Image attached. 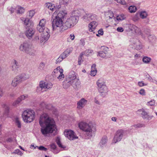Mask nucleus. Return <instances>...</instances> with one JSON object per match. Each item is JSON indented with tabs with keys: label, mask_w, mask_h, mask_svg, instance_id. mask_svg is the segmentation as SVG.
Listing matches in <instances>:
<instances>
[{
	"label": "nucleus",
	"mask_w": 157,
	"mask_h": 157,
	"mask_svg": "<svg viewBox=\"0 0 157 157\" xmlns=\"http://www.w3.org/2000/svg\"><path fill=\"white\" fill-rule=\"evenodd\" d=\"M39 123L41 127V132L45 136H48L50 134L52 133L56 129L54 120L49 117L47 113H44L40 116Z\"/></svg>",
	"instance_id": "f257e3e1"
},
{
	"label": "nucleus",
	"mask_w": 157,
	"mask_h": 157,
	"mask_svg": "<svg viewBox=\"0 0 157 157\" xmlns=\"http://www.w3.org/2000/svg\"><path fill=\"white\" fill-rule=\"evenodd\" d=\"M66 14L67 13L63 11H60L58 13V11L56 10L53 13L51 19L53 29L56 27H61L63 26V23L62 19Z\"/></svg>",
	"instance_id": "f03ea898"
},
{
	"label": "nucleus",
	"mask_w": 157,
	"mask_h": 157,
	"mask_svg": "<svg viewBox=\"0 0 157 157\" xmlns=\"http://www.w3.org/2000/svg\"><path fill=\"white\" fill-rule=\"evenodd\" d=\"M20 51L25 52L29 56H34L36 55V50L34 46L29 42H24L19 48Z\"/></svg>",
	"instance_id": "7ed1b4c3"
},
{
	"label": "nucleus",
	"mask_w": 157,
	"mask_h": 157,
	"mask_svg": "<svg viewBox=\"0 0 157 157\" xmlns=\"http://www.w3.org/2000/svg\"><path fill=\"white\" fill-rule=\"evenodd\" d=\"M78 125L79 128L84 132L87 136L89 137H91L93 127L91 123L82 121L79 123Z\"/></svg>",
	"instance_id": "20e7f679"
},
{
	"label": "nucleus",
	"mask_w": 157,
	"mask_h": 157,
	"mask_svg": "<svg viewBox=\"0 0 157 157\" xmlns=\"http://www.w3.org/2000/svg\"><path fill=\"white\" fill-rule=\"evenodd\" d=\"M99 92L101 95L103 97H105L108 94V89L105 84L104 80L102 78H100L97 82Z\"/></svg>",
	"instance_id": "39448f33"
},
{
	"label": "nucleus",
	"mask_w": 157,
	"mask_h": 157,
	"mask_svg": "<svg viewBox=\"0 0 157 157\" xmlns=\"http://www.w3.org/2000/svg\"><path fill=\"white\" fill-rule=\"evenodd\" d=\"M22 117L25 122L30 123L34 120L35 112L32 109L26 110L23 112Z\"/></svg>",
	"instance_id": "423d86ee"
},
{
	"label": "nucleus",
	"mask_w": 157,
	"mask_h": 157,
	"mask_svg": "<svg viewBox=\"0 0 157 157\" xmlns=\"http://www.w3.org/2000/svg\"><path fill=\"white\" fill-rule=\"evenodd\" d=\"M78 17L77 16H71L68 18L63 23V29L66 30L73 27L78 22Z\"/></svg>",
	"instance_id": "0eeeda50"
},
{
	"label": "nucleus",
	"mask_w": 157,
	"mask_h": 157,
	"mask_svg": "<svg viewBox=\"0 0 157 157\" xmlns=\"http://www.w3.org/2000/svg\"><path fill=\"white\" fill-rule=\"evenodd\" d=\"M126 131L122 129L117 130L115 134L112 143L115 144L120 141L123 137L125 135Z\"/></svg>",
	"instance_id": "6e6552de"
},
{
	"label": "nucleus",
	"mask_w": 157,
	"mask_h": 157,
	"mask_svg": "<svg viewBox=\"0 0 157 157\" xmlns=\"http://www.w3.org/2000/svg\"><path fill=\"white\" fill-rule=\"evenodd\" d=\"M130 47L137 50H140L142 48V44L139 40H131Z\"/></svg>",
	"instance_id": "1a4fd4ad"
},
{
	"label": "nucleus",
	"mask_w": 157,
	"mask_h": 157,
	"mask_svg": "<svg viewBox=\"0 0 157 157\" xmlns=\"http://www.w3.org/2000/svg\"><path fill=\"white\" fill-rule=\"evenodd\" d=\"M64 133L65 136L70 140H74L78 138L75 132L71 130H66Z\"/></svg>",
	"instance_id": "9d476101"
},
{
	"label": "nucleus",
	"mask_w": 157,
	"mask_h": 157,
	"mask_svg": "<svg viewBox=\"0 0 157 157\" xmlns=\"http://www.w3.org/2000/svg\"><path fill=\"white\" fill-rule=\"evenodd\" d=\"M20 67L19 63L16 60L13 59L11 63V69L15 74H17Z\"/></svg>",
	"instance_id": "9b49d317"
},
{
	"label": "nucleus",
	"mask_w": 157,
	"mask_h": 157,
	"mask_svg": "<svg viewBox=\"0 0 157 157\" xmlns=\"http://www.w3.org/2000/svg\"><path fill=\"white\" fill-rule=\"evenodd\" d=\"M138 112H141V114L142 118L144 119H146L148 121L151 120L153 117V116H150L148 115V113L144 109H142L138 110Z\"/></svg>",
	"instance_id": "f8f14e48"
},
{
	"label": "nucleus",
	"mask_w": 157,
	"mask_h": 157,
	"mask_svg": "<svg viewBox=\"0 0 157 157\" xmlns=\"http://www.w3.org/2000/svg\"><path fill=\"white\" fill-rule=\"evenodd\" d=\"M45 19H42L41 20L39 24L37 25L36 29L40 33L43 32L46 29H45Z\"/></svg>",
	"instance_id": "ddd939ff"
},
{
	"label": "nucleus",
	"mask_w": 157,
	"mask_h": 157,
	"mask_svg": "<svg viewBox=\"0 0 157 157\" xmlns=\"http://www.w3.org/2000/svg\"><path fill=\"white\" fill-rule=\"evenodd\" d=\"M87 101L84 98H82L78 101L77 108L78 109H82L87 104Z\"/></svg>",
	"instance_id": "4468645a"
},
{
	"label": "nucleus",
	"mask_w": 157,
	"mask_h": 157,
	"mask_svg": "<svg viewBox=\"0 0 157 157\" xmlns=\"http://www.w3.org/2000/svg\"><path fill=\"white\" fill-rule=\"evenodd\" d=\"M46 7L51 10L53 11L55 10H58L61 8L60 5H54L51 3H46Z\"/></svg>",
	"instance_id": "2eb2a0df"
},
{
	"label": "nucleus",
	"mask_w": 157,
	"mask_h": 157,
	"mask_svg": "<svg viewBox=\"0 0 157 157\" xmlns=\"http://www.w3.org/2000/svg\"><path fill=\"white\" fill-rule=\"evenodd\" d=\"M22 82V81L19 76V75H17L13 79L11 85L12 86L15 87Z\"/></svg>",
	"instance_id": "dca6fc26"
},
{
	"label": "nucleus",
	"mask_w": 157,
	"mask_h": 157,
	"mask_svg": "<svg viewBox=\"0 0 157 157\" xmlns=\"http://www.w3.org/2000/svg\"><path fill=\"white\" fill-rule=\"evenodd\" d=\"M95 15L92 13H86L83 17V19L84 21L87 22L90 20L94 19L95 18Z\"/></svg>",
	"instance_id": "f3484780"
},
{
	"label": "nucleus",
	"mask_w": 157,
	"mask_h": 157,
	"mask_svg": "<svg viewBox=\"0 0 157 157\" xmlns=\"http://www.w3.org/2000/svg\"><path fill=\"white\" fill-rule=\"evenodd\" d=\"M46 89V82L41 81L40 82L39 86L37 87L36 90L37 92H43Z\"/></svg>",
	"instance_id": "a211bd4d"
},
{
	"label": "nucleus",
	"mask_w": 157,
	"mask_h": 157,
	"mask_svg": "<svg viewBox=\"0 0 157 157\" xmlns=\"http://www.w3.org/2000/svg\"><path fill=\"white\" fill-rule=\"evenodd\" d=\"M28 96L27 94H25L20 96L13 103V105L15 106L19 104L21 101L24 100L25 99L27 98Z\"/></svg>",
	"instance_id": "6ab92c4d"
},
{
	"label": "nucleus",
	"mask_w": 157,
	"mask_h": 157,
	"mask_svg": "<svg viewBox=\"0 0 157 157\" xmlns=\"http://www.w3.org/2000/svg\"><path fill=\"white\" fill-rule=\"evenodd\" d=\"M49 31L47 29H46L41 34V38L42 39H48L50 36Z\"/></svg>",
	"instance_id": "aec40b11"
},
{
	"label": "nucleus",
	"mask_w": 157,
	"mask_h": 157,
	"mask_svg": "<svg viewBox=\"0 0 157 157\" xmlns=\"http://www.w3.org/2000/svg\"><path fill=\"white\" fill-rule=\"evenodd\" d=\"M98 25L97 22L93 21L91 22L88 25L89 30L90 32H93L95 29Z\"/></svg>",
	"instance_id": "412c9836"
},
{
	"label": "nucleus",
	"mask_w": 157,
	"mask_h": 157,
	"mask_svg": "<svg viewBox=\"0 0 157 157\" xmlns=\"http://www.w3.org/2000/svg\"><path fill=\"white\" fill-rule=\"evenodd\" d=\"M71 85L76 90H78L80 87V82L78 79L71 82Z\"/></svg>",
	"instance_id": "4be33fe9"
},
{
	"label": "nucleus",
	"mask_w": 157,
	"mask_h": 157,
	"mask_svg": "<svg viewBox=\"0 0 157 157\" xmlns=\"http://www.w3.org/2000/svg\"><path fill=\"white\" fill-rule=\"evenodd\" d=\"M72 51L73 48H67L60 55L65 59L69 56L70 53L72 52Z\"/></svg>",
	"instance_id": "5701e85b"
},
{
	"label": "nucleus",
	"mask_w": 157,
	"mask_h": 157,
	"mask_svg": "<svg viewBox=\"0 0 157 157\" xmlns=\"http://www.w3.org/2000/svg\"><path fill=\"white\" fill-rule=\"evenodd\" d=\"M108 139L106 136H104L102 138L100 143L99 145L102 148L105 147L107 142Z\"/></svg>",
	"instance_id": "b1692460"
},
{
	"label": "nucleus",
	"mask_w": 157,
	"mask_h": 157,
	"mask_svg": "<svg viewBox=\"0 0 157 157\" xmlns=\"http://www.w3.org/2000/svg\"><path fill=\"white\" fill-rule=\"evenodd\" d=\"M76 74L73 71H71L69 75L68 80L69 81H71V82L74 81L76 79Z\"/></svg>",
	"instance_id": "393cba45"
},
{
	"label": "nucleus",
	"mask_w": 157,
	"mask_h": 157,
	"mask_svg": "<svg viewBox=\"0 0 157 157\" xmlns=\"http://www.w3.org/2000/svg\"><path fill=\"white\" fill-rule=\"evenodd\" d=\"M34 33V31L32 29H29L27 30L25 34L28 38L30 39L31 38Z\"/></svg>",
	"instance_id": "a878e982"
},
{
	"label": "nucleus",
	"mask_w": 157,
	"mask_h": 157,
	"mask_svg": "<svg viewBox=\"0 0 157 157\" xmlns=\"http://www.w3.org/2000/svg\"><path fill=\"white\" fill-rule=\"evenodd\" d=\"M18 75L22 82L29 79L30 77V75L27 73H23Z\"/></svg>",
	"instance_id": "bb28decb"
},
{
	"label": "nucleus",
	"mask_w": 157,
	"mask_h": 157,
	"mask_svg": "<svg viewBox=\"0 0 157 157\" xmlns=\"http://www.w3.org/2000/svg\"><path fill=\"white\" fill-rule=\"evenodd\" d=\"M126 16L123 14H121L118 15L117 17H114L113 20L117 22V21H119L124 20L126 18Z\"/></svg>",
	"instance_id": "cd10ccee"
},
{
	"label": "nucleus",
	"mask_w": 157,
	"mask_h": 157,
	"mask_svg": "<svg viewBox=\"0 0 157 157\" xmlns=\"http://www.w3.org/2000/svg\"><path fill=\"white\" fill-rule=\"evenodd\" d=\"M2 106L4 109L3 113L4 115L5 116H7L9 112L10 108L7 105L5 104H3Z\"/></svg>",
	"instance_id": "c85d7f7f"
},
{
	"label": "nucleus",
	"mask_w": 157,
	"mask_h": 157,
	"mask_svg": "<svg viewBox=\"0 0 157 157\" xmlns=\"http://www.w3.org/2000/svg\"><path fill=\"white\" fill-rule=\"evenodd\" d=\"M106 54L104 52H103L102 51H99L98 52V54L97 56H99L100 57L105 58V59H107L108 58H109L110 57L109 56H106Z\"/></svg>",
	"instance_id": "c756f323"
},
{
	"label": "nucleus",
	"mask_w": 157,
	"mask_h": 157,
	"mask_svg": "<svg viewBox=\"0 0 157 157\" xmlns=\"http://www.w3.org/2000/svg\"><path fill=\"white\" fill-rule=\"evenodd\" d=\"M105 15L106 18H109V19H113V18L115 17H114V14L113 12L110 10L105 12Z\"/></svg>",
	"instance_id": "7c9ffc66"
},
{
	"label": "nucleus",
	"mask_w": 157,
	"mask_h": 157,
	"mask_svg": "<svg viewBox=\"0 0 157 157\" xmlns=\"http://www.w3.org/2000/svg\"><path fill=\"white\" fill-rule=\"evenodd\" d=\"M71 84L72 83L71 81L67 80L66 81H64L63 83V87L64 89H67L71 85Z\"/></svg>",
	"instance_id": "2f4dec72"
},
{
	"label": "nucleus",
	"mask_w": 157,
	"mask_h": 157,
	"mask_svg": "<svg viewBox=\"0 0 157 157\" xmlns=\"http://www.w3.org/2000/svg\"><path fill=\"white\" fill-rule=\"evenodd\" d=\"M93 52V51L92 50L87 49L84 52L81 53V54H82L83 56V55H85L88 56L91 55Z\"/></svg>",
	"instance_id": "473e14b6"
},
{
	"label": "nucleus",
	"mask_w": 157,
	"mask_h": 157,
	"mask_svg": "<svg viewBox=\"0 0 157 157\" xmlns=\"http://www.w3.org/2000/svg\"><path fill=\"white\" fill-rule=\"evenodd\" d=\"M96 65L95 64H93L91 68V75L92 76H94L97 73V70L95 68Z\"/></svg>",
	"instance_id": "72a5a7b5"
},
{
	"label": "nucleus",
	"mask_w": 157,
	"mask_h": 157,
	"mask_svg": "<svg viewBox=\"0 0 157 157\" xmlns=\"http://www.w3.org/2000/svg\"><path fill=\"white\" fill-rule=\"evenodd\" d=\"M99 49L101 50V51H102L103 52L106 54L108 53V52L109 51V48L105 46H101L99 48Z\"/></svg>",
	"instance_id": "f704fd0d"
},
{
	"label": "nucleus",
	"mask_w": 157,
	"mask_h": 157,
	"mask_svg": "<svg viewBox=\"0 0 157 157\" xmlns=\"http://www.w3.org/2000/svg\"><path fill=\"white\" fill-rule=\"evenodd\" d=\"M128 10L130 13H134L136 11L137 8L135 6H131L129 7Z\"/></svg>",
	"instance_id": "c9c22d12"
},
{
	"label": "nucleus",
	"mask_w": 157,
	"mask_h": 157,
	"mask_svg": "<svg viewBox=\"0 0 157 157\" xmlns=\"http://www.w3.org/2000/svg\"><path fill=\"white\" fill-rule=\"evenodd\" d=\"M51 148V150L54 153L56 154L58 153L56 151V146L54 144H51L50 145Z\"/></svg>",
	"instance_id": "e433bc0d"
},
{
	"label": "nucleus",
	"mask_w": 157,
	"mask_h": 157,
	"mask_svg": "<svg viewBox=\"0 0 157 157\" xmlns=\"http://www.w3.org/2000/svg\"><path fill=\"white\" fill-rule=\"evenodd\" d=\"M59 67H57L56 69H55L52 72V75L55 77L58 76L59 74Z\"/></svg>",
	"instance_id": "4c0bfd02"
},
{
	"label": "nucleus",
	"mask_w": 157,
	"mask_h": 157,
	"mask_svg": "<svg viewBox=\"0 0 157 157\" xmlns=\"http://www.w3.org/2000/svg\"><path fill=\"white\" fill-rule=\"evenodd\" d=\"M35 12L33 10H31L27 13V17L28 18L30 19L34 15Z\"/></svg>",
	"instance_id": "58836bf2"
},
{
	"label": "nucleus",
	"mask_w": 157,
	"mask_h": 157,
	"mask_svg": "<svg viewBox=\"0 0 157 157\" xmlns=\"http://www.w3.org/2000/svg\"><path fill=\"white\" fill-rule=\"evenodd\" d=\"M143 38H147L148 39H155L156 38L155 36L153 34H151L150 33L148 34H146L145 36L144 37H143Z\"/></svg>",
	"instance_id": "ea45409f"
},
{
	"label": "nucleus",
	"mask_w": 157,
	"mask_h": 157,
	"mask_svg": "<svg viewBox=\"0 0 157 157\" xmlns=\"http://www.w3.org/2000/svg\"><path fill=\"white\" fill-rule=\"evenodd\" d=\"M147 16V14L145 11H142L140 12V17L143 19L146 18Z\"/></svg>",
	"instance_id": "a19ab883"
},
{
	"label": "nucleus",
	"mask_w": 157,
	"mask_h": 157,
	"mask_svg": "<svg viewBox=\"0 0 157 157\" xmlns=\"http://www.w3.org/2000/svg\"><path fill=\"white\" fill-rule=\"evenodd\" d=\"M56 141L58 146L62 148H64L65 147L61 144L60 141V138L59 137H57L56 139Z\"/></svg>",
	"instance_id": "79ce46f5"
},
{
	"label": "nucleus",
	"mask_w": 157,
	"mask_h": 157,
	"mask_svg": "<svg viewBox=\"0 0 157 157\" xmlns=\"http://www.w3.org/2000/svg\"><path fill=\"white\" fill-rule=\"evenodd\" d=\"M151 60L150 58L147 56L144 57L143 58V62L145 63H148Z\"/></svg>",
	"instance_id": "37998d69"
},
{
	"label": "nucleus",
	"mask_w": 157,
	"mask_h": 157,
	"mask_svg": "<svg viewBox=\"0 0 157 157\" xmlns=\"http://www.w3.org/2000/svg\"><path fill=\"white\" fill-rule=\"evenodd\" d=\"M70 1L71 0H59L60 5H67Z\"/></svg>",
	"instance_id": "c03bdc74"
},
{
	"label": "nucleus",
	"mask_w": 157,
	"mask_h": 157,
	"mask_svg": "<svg viewBox=\"0 0 157 157\" xmlns=\"http://www.w3.org/2000/svg\"><path fill=\"white\" fill-rule=\"evenodd\" d=\"M29 19L27 18L25 19L24 21V24L25 25H26L27 27H29V25H30V21Z\"/></svg>",
	"instance_id": "a18cd8bd"
},
{
	"label": "nucleus",
	"mask_w": 157,
	"mask_h": 157,
	"mask_svg": "<svg viewBox=\"0 0 157 157\" xmlns=\"http://www.w3.org/2000/svg\"><path fill=\"white\" fill-rule=\"evenodd\" d=\"M25 10L23 7H18L17 9V13L20 14H22L24 12Z\"/></svg>",
	"instance_id": "49530a36"
},
{
	"label": "nucleus",
	"mask_w": 157,
	"mask_h": 157,
	"mask_svg": "<svg viewBox=\"0 0 157 157\" xmlns=\"http://www.w3.org/2000/svg\"><path fill=\"white\" fill-rule=\"evenodd\" d=\"M64 59L60 55L59 57L56 59V63H59L61 62Z\"/></svg>",
	"instance_id": "de8ad7c7"
},
{
	"label": "nucleus",
	"mask_w": 157,
	"mask_h": 157,
	"mask_svg": "<svg viewBox=\"0 0 157 157\" xmlns=\"http://www.w3.org/2000/svg\"><path fill=\"white\" fill-rule=\"evenodd\" d=\"M83 56L82 54H80V56L78 58V64L79 65H81V63L83 61V60L82 59L83 58Z\"/></svg>",
	"instance_id": "09e8293b"
},
{
	"label": "nucleus",
	"mask_w": 157,
	"mask_h": 157,
	"mask_svg": "<svg viewBox=\"0 0 157 157\" xmlns=\"http://www.w3.org/2000/svg\"><path fill=\"white\" fill-rule=\"evenodd\" d=\"M45 67V64L43 62H41L39 67H38V68L39 69L40 71H43L44 70V67Z\"/></svg>",
	"instance_id": "8fccbe9b"
},
{
	"label": "nucleus",
	"mask_w": 157,
	"mask_h": 157,
	"mask_svg": "<svg viewBox=\"0 0 157 157\" xmlns=\"http://www.w3.org/2000/svg\"><path fill=\"white\" fill-rule=\"evenodd\" d=\"M138 86L140 87H143L144 86H146L147 85V83H144L143 81H139L138 82Z\"/></svg>",
	"instance_id": "3c124183"
},
{
	"label": "nucleus",
	"mask_w": 157,
	"mask_h": 157,
	"mask_svg": "<svg viewBox=\"0 0 157 157\" xmlns=\"http://www.w3.org/2000/svg\"><path fill=\"white\" fill-rule=\"evenodd\" d=\"M52 84L50 82H46V89H49L52 88Z\"/></svg>",
	"instance_id": "603ef678"
},
{
	"label": "nucleus",
	"mask_w": 157,
	"mask_h": 157,
	"mask_svg": "<svg viewBox=\"0 0 157 157\" xmlns=\"http://www.w3.org/2000/svg\"><path fill=\"white\" fill-rule=\"evenodd\" d=\"M12 154H17L21 156L23 155V153L19 150L17 149L15 150L12 153Z\"/></svg>",
	"instance_id": "864d4df0"
},
{
	"label": "nucleus",
	"mask_w": 157,
	"mask_h": 157,
	"mask_svg": "<svg viewBox=\"0 0 157 157\" xmlns=\"http://www.w3.org/2000/svg\"><path fill=\"white\" fill-rule=\"evenodd\" d=\"M144 126V124H134L132 126V127L135 128H141Z\"/></svg>",
	"instance_id": "5fc2aeb1"
},
{
	"label": "nucleus",
	"mask_w": 157,
	"mask_h": 157,
	"mask_svg": "<svg viewBox=\"0 0 157 157\" xmlns=\"http://www.w3.org/2000/svg\"><path fill=\"white\" fill-rule=\"evenodd\" d=\"M135 31L136 33L138 34V35H141L140 30L138 27H135V28H134Z\"/></svg>",
	"instance_id": "6e6d98bb"
},
{
	"label": "nucleus",
	"mask_w": 157,
	"mask_h": 157,
	"mask_svg": "<svg viewBox=\"0 0 157 157\" xmlns=\"http://www.w3.org/2000/svg\"><path fill=\"white\" fill-rule=\"evenodd\" d=\"M139 93L142 96L145 95V90L144 89H140L139 92Z\"/></svg>",
	"instance_id": "4d7b16f0"
},
{
	"label": "nucleus",
	"mask_w": 157,
	"mask_h": 157,
	"mask_svg": "<svg viewBox=\"0 0 157 157\" xmlns=\"http://www.w3.org/2000/svg\"><path fill=\"white\" fill-rule=\"evenodd\" d=\"M15 122L17 125V127L19 128H21V123L18 119H16Z\"/></svg>",
	"instance_id": "13d9d810"
},
{
	"label": "nucleus",
	"mask_w": 157,
	"mask_h": 157,
	"mask_svg": "<svg viewBox=\"0 0 157 157\" xmlns=\"http://www.w3.org/2000/svg\"><path fill=\"white\" fill-rule=\"evenodd\" d=\"M57 77V78L59 80H62L64 78V75L63 74H59Z\"/></svg>",
	"instance_id": "bf43d9fd"
},
{
	"label": "nucleus",
	"mask_w": 157,
	"mask_h": 157,
	"mask_svg": "<svg viewBox=\"0 0 157 157\" xmlns=\"http://www.w3.org/2000/svg\"><path fill=\"white\" fill-rule=\"evenodd\" d=\"M98 34H97L96 35L97 36H99V35H102L103 34V31L102 29H100L98 31Z\"/></svg>",
	"instance_id": "052dcab7"
},
{
	"label": "nucleus",
	"mask_w": 157,
	"mask_h": 157,
	"mask_svg": "<svg viewBox=\"0 0 157 157\" xmlns=\"http://www.w3.org/2000/svg\"><path fill=\"white\" fill-rule=\"evenodd\" d=\"M147 103L149 105L152 106L155 104V102L154 100H152L148 102Z\"/></svg>",
	"instance_id": "680f3d73"
},
{
	"label": "nucleus",
	"mask_w": 157,
	"mask_h": 157,
	"mask_svg": "<svg viewBox=\"0 0 157 157\" xmlns=\"http://www.w3.org/2000/svg\"><path fill=\"white\" fill-rule=\"evenodd\" d=\"M37 147L39 150L41 151H46L47 150V148L43 146H40L38 147Z\"/></svg>",
	"instance_id": "e2e57ef3"
},
{
	"label": "nucleus",
	"mask_w": 157,
	"mask_h": 157,
	"mask_svg": "<svg viewBox=\"0 0 157 157\" xmlns=\"http://www.w3.org/2000/svg\"><path fill=\"white\" fill-rule=\"evenodd\" d=\"M117 30L118 32H123L124 31V29L123 28L121 27H118L117 28Z\"/></svg>",
	"instance_id": "0e129e2a"
},
{
	"label": "nucleus",
	"mask_w": 157,
	"mask_h": 157,
	"mask_svg": "<svg viewBox=\"0 0 157 157\" xmlns=\"http://www.w3.org/2000/svg\"><path fill=\"white\" fill-rule=\"evenodd\" d=\"M46 41L47 40H41L40 42V43L41 45H43L46 43Z\"/></svg>",
	"instance_id": "69168bd1"
},
{
	"label": "nucleus",
	"mask_w": 157,
	"mask_h": 157,
	"mask_svg": "<svg viewBox=\"0 0 157 157\" xmlns=\"http://www.w3.org/2000/svg\"><path fill=\"white\" fill-rule=\"evenodd\" d=\"M14 10H15V9L14 8L11 7L10 8L9 10L10 11L11 13H13V12H14Z\"/></svg>",
	"instance_id": "338daca9"
},
{
	"label": "nucleus",
	"mask_w": 157,
	"mask_h": 157,
	"mask_svg": "<svg viewBox=\"0 0 157 157\" xmlns=\"http://www.w3.org/2000/svg\"><path fill=\"white\" fill-rule=\"evenodd\" d=\"M94 102L95 103H96V104H98V105L100 104V102L99 101H98L97 100V99H96V98H94Z\"/></svg>",
	"instance_id": "774afa93"
}]
</instances>
